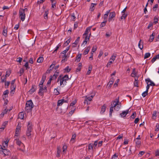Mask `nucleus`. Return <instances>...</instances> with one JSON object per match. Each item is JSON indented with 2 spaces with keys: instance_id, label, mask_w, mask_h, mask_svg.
<instances>
[{
  "instance_id": "obj_1",
  "label": "nucleus",
  "mask_w": 159,
  "mask_h": 159,
  "mask_svg": "<svg viewBox=\"0 0 159 159\" xmlns=\"http://www.w3.org/2000/svg\"><path fill=\"white\" fill-rule=\"evenodd\" d=\"M69 78L68 75H65L63 77L61 78V76L60 75L58 78L57 82L60 81V85L62 87H63L66 84V81L69 80Z\"/></svg>"
},
{
  "instance_id": "obj_2",
  "label": "nucleus",
  "mask_w": 159,
  "mask_h": 159,
  "mask_svg": "<svg viewBox=\"0 0 159 159\" xmlns=\"http://www.w3.org/2000/svg\"><path fill=\"white\" fill-rule=\"evenodd\" d=\"M25 105L26 106L25 108V111L27 112L31 111L34 107V104L32 101L30 100L27 101Z\"/></svg>"
},
{
  "instance_id": "obj_3",
  "label": "nucleus",
  "mask_w": 159,
  "mask_h": 159,
  "mask_svg": "<svg viewBox=\"0 0 159 159\" xmlns=\"http://www.w3.org/2000/svg\"><path fill=\"white\" fill-rule=\"evenodd\" d=\"M14 141L16 142L17 145L19 146L18 147V149L24 152L25 150V147L24 144L18 139H15Z\"/></svg>"
},
{
  "instance_id": "obj_4",
  "label": "nucleus",
  "mask_w": 159,
  "mask_h": 159,
  "mask_svg": "<svg viewBox=\"0 0 159 159\" xmlns=\"http://www.w3.org/2000/svg\"><path fill=\"white\" fill-rule=\"evenodd\" d=\"M28 11V9L27 8L20 9L19 12L20 18L22 21H23L25 20V11Z\"/></svg>"
},
{
  "instance_id": "obj_5",
  "label": "nucleus",
  "mask_w": 159,
  "mask_h": 159,
  "mask_svg": "<svg viewBox=\"0 0 159 159\" xmlns=\"http://www.w3.org/2000/svg\"><path fill=\"white\" fill-rule=\"evenodd\" d=\"M119 97H118L117 98H116L115 99V101H113V104L114 105L113 106L111 107L110 108V116H111L112 114L113 111V109L114 107H116L117 105H119Z\"/></svg>"
},
{
  "instance_id": "obj_6",
  "label": "nucleus",
  "mask_w": 159,
  "mask_h": 159,
  "mask_svg": "<svg viewBox=\"0 0 159 159\" xmlns=\"http://www.w3.org/2000/svg\"><path fill=\"white\" fill-rule=\"evenodd\" d=\"M40 89L39 90V94H43V92H46L47 91V87L46 86L44 88L43 87V86L39 85Z\"/></svg>"
},
{
  "instance_id": "obj_7",
  "label": "nucleus",
  "mask_w": 159,
  "mask_h": 159,
  "mask_svg": "<svg viewBox=\"0 0 159 159\" xmlns=\"http://www.w3.org/2000/svg\"><path fill=\"white\" fill-rule=\"evenodd\" d=\"M116 16V14L114 11L110 12L109 14L108 21L109 22L114 20L113 18Z\"/></svg>"
},
{
  "instance_id": "obj_8",
  "label": "nucleus",
  "mask_w": 159,
  "mask_h": 159,
  "mask_svg": "<svg viewBox=\"0 0 159 159\" xmlns=\"http://www.w3.org/2000/svg\"><path fill=\"white\" fill-rule=\"evenodd\" d=\"M68 102V100H65L64 99L59 100L57 101V106L59 107L61 106L64 103H67Z\"/></svg>"
},
{
  "instance_id": "obj_9",
  "label": "nucleus",
  "mask_w": 159,
  "mask_h": 159,
  "mask_svg": "<svg viewBox=\"0 0 159 159\" xmlns=\"http://www.w3.org/2000/svg\"><path fill=\"white\" fill-rule=\"evenodd\" d=\"M36 89L37 87L36 85H32L31 89L29 90L28 92L30 94H32L36 91Z\"/></svg>"
},
{
  "instance_id": "obj_10",
  "label": "nucleus",
  "mask_w": 159,
  "mask_h": 159,
  "mask_svg": "<svg viewBox=\"0 0 159 159\" xmlns=\"http://www.w3.org/2000/svg\"><path fill=\"white\" fill-rule=\"evenodd\" d=\"M2 153L4 155V156H9L10 154V152L9 150L6 149H4L2 151Z\"/></svg>"
},
{
  "instance_id": "obj_11",
  "label": "nucleus",
  "mask_w": 159,
  "mask_h": 159,
  "mask_svg": "<svg viewBox=\"0 0 159 159\" xmlns=\"http://www.w3.org/2000/svg\"><path fill=\"white\" fill-rule=\"evenodd\" d=\"M146 82H148V83L151 86H154L155 85V83L151 81L149 78H148L145 80Z\"/></svg>"
},
{
  "instance_id": "obj_12",
  "label": "nucleus",
  "mask_w": 159,
  "mask_h": 159,
  "mask_svg": "<svg viewBox=\"0 0 159 159\" xmlns=\"http://www.w3.org/2000/svg\"><path fill=\"white\" fill-rule=\"evenodd\" d=\"M91 28V27H89L87 28L86 29L85 31L84 32V34L83 35V38H84V36H85V35H88L90 31Z\"/></svg>"
},
{
  "instance_id": "obj_13",
  "label": "nucleus",
  "mask_w": 159,
  "mask_h": 159,
  "mask_svg": "<svg viewBox=\"0 0 159 159\" xmlns=\"http://www.w3.org/2000/svg\"><path fill=\"white\" fill-rule=\"evenodd\" d=\"M129 111V110H126L125 111H123L122 113L120 114V116L122 117H125L126 115L128 113Z\"/></svg>"
},
{
  "instance_id": "obj_14",
  "label": "nucleus",
  "mask_w": 159,
  "mask_h": 159,
  "mask_svg": "<svg viewBox=\"0 0 159 159\" xmlns=\"http://www.w3.org/2000/svg\"><path fill=\"white\" fill-rule=\"evenodd\" d=\"M2 34L5 37L7 36V28L5 26H3Z\"/></svg>"
},
{
  "instance_id": "obj_15",
  "label": "nucleus",
  "mask_w": 159,
  "mask_h": 159,
  "mask_svg": "<svg viewBox=\"0 0 159 159\" xmlns=\"http://www.w3.org/2000/svg\"><path fill=\"white\" fill-rule=\"evenodd\" d=\"M92 100V98L90 97H86L84 101V103L85 104H89L90 103L89 102L91 101Z\"/></svg>"
},
{
  "instance_id": "obj_16",
  "label": "nucleus",
  "mask_w": 159,
  "mask_h": 159,
  "mask_svg": "<svg viewBox=\"0 0 159 159\" xmlns=\"http://www.w3.org/2000/svg\"><path fill=\"white\" fill-rule=\"evenodd\" d=\"M138 47L141 49L142 50L143 48V42H142V40L140 39L138 43Z\"/></svg>"
},
{
  "instance_id": "obj_17",
  "label": "nucleus",
  "mask_w": 159,
  "mask_h": 159,
  "mask_svg": "<svg viewBox=\"0 0 159 159\" xmlns=\"http://www.w3.org/2000/svg\"><path fill=\"white\" fill-rule=\"evenodd\" d=\"M138 77H136L135 78V81L134 82V84L135 86L138 87L139 81L138 80Z\"/></svg>"
},
{
  "instance_id": "obj_18",
  "label": "nucleus",
  "mask_w": 159,
  "mask_h": 159,
  "mask_svg": "<svg viewBox=\"0 0 159 159\" xmlns=\"http://www.w3.org/2000/svg\"><path fill=\"white\" fill-rule=\"evenodd\" d=\"M84 38L85 39L83 42V44L84 43L85 45L87 44L88 41L89 40V36H88V35H85Z\"/></svg>"
},
{
  "instance_id": "obj_19",
  "label": "nucleus",
  "mask_w": 159,
  "mask_h": 159,
  "mask_svg": "<svg viewBox=\"0 0 159 159\" xmlns=\"http://www.w3.org/2000/svg\"><path fill=\"white\" fill-rule=\"evenodd\" d=\"M27 130H32V125L30 122H28Z\"/></svg>"
},
{
  "instance_id": "obj_20",
  "label": "nucleus",
  "mask_w": 159,
  "mask_h": 159,
  "mask_svg": "<svg viewBox=\"0 0 159 159\" xmlns=\"http://www.w3.org/2000/svg\"><path fill=\"white\" fill-rule=\"evenodd\" d=\"M61 152V149H60V148L59 147H58L57 148V155L56 156L57 157H60V154Z\"/></svg>"
},
{
  "instance_id": "obj_21",
  "label": "nucleus",
  "mask_w": 159,
  "mask_h": 159,
  "mask_svg": "<svg viewBox=\"0 0 159 159\" xmlns=\"http://www.w3.org/2000/svg\"><path fill=\"white\" fill-rule=\"evenodd\" d=\"M106 108V106L105 104H104L102 107L100 113L102 114L105 111Z\"/></svg>"
},
{
  "instance_id": "obj_22",
  "label": "nucleus",
  "mask_w": 159,
  "mask_h": 159,
  "mask_svg": "<svg viewBox=\"0 0 159 159\" xmlns=\"http://www.w3.org/2000/svg\"><path fill=\"white\" fill-rule=\"evenodd\" d=\"M32 130H27L26 131V135L29 138H31V132Z\"/></svg>"
},
{
  "instance_id": "obj_23",
  "label": "nucleus",
  "mask_w": 159,
  "mask_h": 159,
  "mask_svg": "<svg viewBox=\"0 0 159 159\" xmlns=\"http://www.w3.org/2000/svg\"><path fill=\"white\" fill-rule=\"evenodd\" d=\"M8 142L6 141H4L3 143H2V148L3 149H6L7 147L8 146Z\"/></svg>"
},
{
  "instance_id": "obj_24",
  "label": "nucleus",
  "mask_w": 159,
  "mask_h": 159,
  "mask_svg": "<svg viewBox=\"0 0 159 159\" xmlns=\"http://www.w3.org/2000/svg\"><path fill=\"white\" fill-rule=\"evenodd\" d=\"M155 33H152V34L150 35V38L149 39V41L150 42H152L153 41Z\"/></svg>"
},
{
  "instance_id": "obj_25",
  "label": "nucleus",
  "mask_w": 159,
  "mask_h": 159,
  "mask_svg": "<svg viewBox=\"0 0 159 159\" xmlns=\"http://www.w3.org/2000/svg\"><path fill=\"white\" fill-rule=\"evenodd\" d=\"M90 49V46L88 47L84 50V55L87 54Z\"/></svg>"
},
{
  "instance_id": "obj_26",
  "label": "nucleus",
  "mask_w": 159,
  "mask_h": 159,
  "mask_svg": "<svg viewBox=\"0 0 159 159\" xmlns=\"http://www.w3.org/2000/svg\"><path fill=\"white\" fill-rule=\"evenodd\" d=\"M92 69V65H90L88 67V71L87 72V75H89Z\"/></svg>"
},
{
  "instance_id": "obj_27",
  "label": "nucleus",
  "mask_w": 159,
  "mask_h": 159,
  "mask_svg": "<svg viewBox=\"0 0 159 159\" xmlns=\"http://www.w3.org/2000/svg\"><path fill=\"white\" fill-rule=\"evenodd\" d=\"M81 57V54H78L76 57V60L77 62H79L80 60Z\"/></svg>"
},
{
  "instance_id": "obj_28",
  "label": "nucleus",
  "mask_w": 159,
  "mask_h": 159,
  "mask_svg": "<svg viewBox=\"0 0 159 159\" xmlns=\"http://www.w3.org/2000/svg\"><path fill=\"white\" fill-rule=\"evenodd\" d=\"M131 76L132 77H134L135 78L136 77V73H135V68L133 69Z\"/></svg>"
},
{
  "instance_id": "obj_29",
  "label": "nucleus",
  "mask_w": 159,
  "mask_h": 159,
  "mask_svg": "<svg viewBox=\"0 0 159 159\" xmlns=\"http://www.w3.org/2000/svg\"><path fill=\"white\" fill-rule=\"evenodd\" d=\"M135 141L136 146L138 148H139L141 144V141L139 140L135 139Z\"/></svg>"
},
{
  "instance_id": "obj_30",
  "label": "nucleus",
  "mask_w": 159,
  "mask_h": 159,
  "mask_svg": "<svg viewBox=\"0 0 159 159\" xmlns=\"http://www.w3.org/2000/svg\"><path fill=\"white\" fill-rule=\"evenodd\" d=\"M153 20V24H156L157 23H158V18L156 16H155Z\"/></svg>"
},
{
  "instance_id": "obj_31",
  "label": "nucleus",
  "mask_w": 159,
  "mask_h": 159,
  "mask_svg": "<svg viewBox=\"0 0 159 159\" xmlns=\"http://www.w3.org/2000/svg\"><path fill=\"white\" fill-rule=\"evenodd\" d=\"M96 5H97V4L93 3H91V5L90 8V10L91 11H93L94 10V6Z\"/></svg>"
},
{
  "instance_id": "obj_32",
  "label": "nucleus",
  "mask_w": 159,
  "mask_h": 159,
  "mask_svg": "<svg viewBox=\"0 0 159 159\" xmlns=\"http://www.w3.org/2000/svg\"><path fill=\"white\" fill-rule=\"evenodd\" d=\"M75 14L74 13H72L71 15V20L72 21H75L76 19Z\"/></svg>"
},
{
  "instance_id": "obj_33",
  "label": "nucleus",
  "mask_w": 159,
  "mask_h": 159,
  "mask_svg": "<svg viewBox=\"0 0 159 159\" xmlns=\"http://www.w3.org/2000/svg\"><path fill=\"white\" fill-rule=\"evenodd\" d=\"M43 58L42 57H39L37 61V62L38 63H41L43 62Z\"/></svg>"
},
{
  "instance_id": "obj_34",
  "label": "nucleus",
  "mask_w": 159,
  "mask_h": 159,
  "mask_svg": "<svg viewBox=\"0 0 159 159\" xmlns=\"http://www.w3.org/2000/svg\"><path fill=\"white\" fill-rule=\"evenodd\" d=\"M80 37H78L75 40V42L73 43V44H75V46L73 45L72 46L73 47H75L77 45V44L78 43V42L80 40Z\"/></svg>"
},
{
  "instance_id": "obj_35",
  "label": "nucleus",
  "mask_w": 159,
  "mask_h": 159,
  "mask_svg": "<svg viewBox=\"0 0 159 159\" xmlns=\"http://www.w3.org/2000/svg\"><path fill=\"white\" fill-rule=\"evenodd\" d=\"M20 129V128L19 127H17L15 133V136H18L19 131Z\"/></svg>"
},
{
  "instance_id": "obj_36",
  "label": "nucleus",
  "mask_w": 159,
  "mask_h": 159,
  "mask_svg": "<svg viewBox=\"0 0 159 159\" xmlns=\"http://www.w3.org/2000/svg\"><path fill=\"white\" fill-rule=\"evenodd\" d=\"M61 44L59 43L58 45L56 47L53 53L57 52L58 49L59 48V47L61 46Z\"/></svg>"
},
{
  "instance_id": "obj_37",
  "label": "nucleus",
  "mask_w": 159,
  "mask_h": 159,
  "mask_svg": "<svg viewBox=\"0 0 159 159\" xmlns=\"http://www.w3.org/2000/svg\"><path fill=\"white\" fill-rule=\"evenodd\" d=\"M18 118L22 119L24 118V114L23 112L20 113L18 115Z\"/></svg>"
},
{
  "instance_id": "obj_38",
  "label": "nucleus",
  "mask_w": 159,
  "mask_h": 159,
  "mask_svg": "<svg viewBox=\"0 0 159 159\" xmlns=\"http://www.w3.org/2000/svg\"><path fill=\"white\" fill-rule=\"evenodd\" d=\"M127 16V14L125 13H123L121 16L120 19L121 20L124 19Z\"/></svg>"
},
{
  "instance_id": "obj_39",
  "label": "nucleus",
  "mask_w": 159,
  "mask_h": 159,
  "mask_svg": "<svg viewBox=\"0 0 159 159\" xmlns=\"http://www.w3.org/2000/svg\"><path fill=\"white\" fill-rule=\"evenodd\" d=\"M150 55L151 54L150 53H146L144 55V59H146V58H148L150 57Z\"/></svg>"
},
{
  "instance_id": "obj_40",
  "label": "nucleus",
  "mask_w": 159,
  "mask_h": 159,
  "mask_svg": "<svg viewBox=\"0 0 159 159\" xmlns=\"http://www.w3.org/2000/svg\"><path fill=\"white\" fill-rule=\"evenodd\" d=\"M76 134H73L70 140L71 141H73L72 142V143H74L75 141V139L76 137Z\"/></svg>"
},
{
  "instance_id": "obj_41",
  "label": "nucleus",
  "mask_w": 159,
  "mask_h": 159,
  "mask_svg": "<svg viewBox=\"0 0 159 159\" xmlns=\"http://www.w3.org/2000/svg\"><path fill=\"white\" fill-rule=\"evenodd\" d=\"M116 56L114 55H112L110 59V61H114L116 59Z\"/></svg>"
},
{
  "instance_id": "obj_42",
  "label": "nucleus",
  "mask_w": 159,
  "mask_h": 159,
  "mask_svg": "<svg viewBox=\"0 0 159 159\" xmlns=\"http://www.w3.org/2000/svg\"><path fill=\"white\" fill-rule=\"evenodd\" d=\"M8 111V110H7V111L6 109L5 110L0 114L1 117H3L4 116V114H6Z\"/></svg>"
},
{
  "instance_id": "obj_43",
  "label": "nucleus",
  "mask_w": 159,
  "mask_h": 159,
  "mask_svg": "<svg viewBox=\"0 0 159 159\" xmlns=\"http://www.w3.org/2000/svg\"><path fill=\"white\" fill-rule=\"evenodd\" d=\"M48 11H45L44 15V17L45 19H46L48 18Z\"/></svg>"
},
{
  "instance_id": "obj_44",
  "label": "nucleus",
  "mask_w": 159,
  "mask_h": 159,
  "mask_svg": "<svg viewBox=\"0 0 159 159\" xmlns=\"http://www.w3.org/2000/svg\"><path fill=\"white\" fill-rule=\"evenodd\" d=\"M107 22V20H105L102 22L100 25V27H102L106 25V23Z\"/></svg>"
},
{
  "instance_id": "obj_45",
  "label": "nucleus",
  "mask_w": 159,
  "mask_h": 159,
  "mask_svg": "<svg viewBox=\"0 0 159 159\" xmlns=\"http://www.w3.org/2000/svg\"><path fill=\"white\" fill-rule=\"evenodd\" d=\"M56 2H52V7H51L52 8H53V10L55 9V8H56Z\"/></svg>"
},
{
  "instance_id": "obj_46",
  "label": "nucleus",
  "mask_w": 159,
  "mask_h": 159,
  "mask_svg": "<svg viewBox=\"0 0 159 159\" xmlns=\"http://www.w3.org/2000/svg\"><path fill=\"white\" fill-rule=\"evenodd\" d=\"M88 149L89 150H93V144L92 143H90L88 145Z\"/></svg>"
},
{
  "instance_id": "obj_47",
  "label": "nucleus",
  "mask_w": 159,
  "mask_h": 159,
  "mask_svg": "<svg viewBox=\"0 0 159 159\" xmlns=\"http://www.w3.org/2000/svg\"><path fill=\"white\" fill-rule=\"evenodd\" d=\"M148 91H147L146 90L144 92L142 93V96L143 97H145L146 96L148 95Z\"/></svg>"
},
{
  "instance_id": "obj_48",
  "label": "nucleus",
  "mask_w": 159,
  "mask_h": 159,
  "mask_svg": "<svg viewBox=\"0 0 159 159\" xmlns=\"http://www.w3.org/2000/svg\"><path fill=\"white\" fill-rule=\"evenodd\" d=\"M153 23L152 22H150L148 27L147 28L148 29H150L151 27H152L153 26Z\"/></svg>"
},
{
  "instance_id": "obj_49",
  "label": "nucleus",
  "mask_w": 159,
  "mask_h": 159,
  "mask_svg": "<svg viewBox=\"0 0 159 159\" xmlns=\"http://www.w3.org/2000/svg\"><path fill=\"white\" fill-rule=\"evenodd\" d=\"M158 7V5L157 4H156L153 7L152 9L154 11H156V9H157Z\"/></svg>"
},
{
  "instance_id": "obj_50",
  "label": "nucleus",
  "mask_w": 159,
  "mask_h": 159,
  "mask_svg": "<svg viewBox=\"0 0 159 159\" xmlns=\"http://www.w3.org/2000/svg\"><path fill=\"white\" fill-rule=\"evenodd\" d=\"M57 75H56V74H54L51 78L52 80H55L56 79Z\"/></svg>"
},
{
  "instance_id": "obj_51",
  "label": "nucleus",
  "mask_w": 159,
  "mask_h": 159,
  "mask_svg": "<svg viewBox=\"0 0 159 159\" xmlns=\"http://www.w3.org/2000/svg\"><path fill=\"white\" fill-rule=\"evenodd\" d=\"M113 81H110L107 84V86H108L109 87H111V85L113 84Z\"/></svg>"
},
{
  "instance_id": "obj_52",
  "label": "nucleus",
  "mask_w": 159,
  "mask_h": 159,
  "mask_svg": "<svg viewBox=\"0 0 159 159\" xmlns=\"http://www.w3.org/2000/svg\"><path fill=\"white\" fill-rule=\"evenodd\" d=\"M113 62L112 61H110L109 62H108L107 65V67H110L111 64Z\"/></svg>"
},
{
  "instance_id": "obj_53",
  "label": "nucleus",
  "mask_w": 159,
  "mask_h": 159,
  "mask_svg": "<svg viewBox=\"0 0 159 159\" xmlns=\"http://www.w3.org/2000/svg\"><path fill=\"white\" fill-rule=\"evenodd\" d=\"M97 48L96 46H93L92 49L91 53L94 52L97 50Z\"/></svg>"
},
{
  "instance_id": "obj_54",
  "label": "nucleus",
  "mask_w": 159,
  "mask_h": 159,
  "mask_svg": "<svg viewBox=\"0 0 159 159\" xmlns=\"http://www.w3.org/2000/svg\"><path fill=\"white\" fill-rule=\"evenodd\" d=\"M71 69L69 68V67L68 66H67L65 69L64 70L66 71L67 72H69L70 70Z\"/></svg>"
},
{
  "instance_id": "obj_55",
  "label": "nucleus",
  "mask_w": 159,
  "mask_h": 159,
  "mask_svg": "<svg viewBox=\"0 0 159 159\" xmlns=\"http://www.w3.org/2000/svg\"><path fill=\"white\" fill-rule=\"evenodd\" d=\"M15 89H16L14 88L13 89H11V90L10 92V94H14L15 91Z\"/></svg>"
},
{
  "instance_id": "obj_56",
  "label": "nucleus",
  "mask_w": 159,
  "mask_h": 159,
  "mask_svg": "<svg viewBox=\"0 0 159 159\" xmlns=\"http://www.w3.org/2000/svg\"><path fill=\"white\" fill-rule=\"evenodd\" d=\"M24 66L26 68V69H29L30 68V67L29 66V64L28 62H27L25 63Z\"/></svg>"
},
{
  "instance_id": "obj_57",
  "label": "nucleus",
  "mask_w": 159,
  "mask_h": 159,
  "mask_svg": "<svg viewBox=\"0 0 159 159\" xmlns=\"http://www.w3.org/2000/svg\"><path fill=\"white\" fill-rule=\"evenodd\" d=\"M103 52L102 50H100L99 52V53L98 56V57L100 58L101 56L103 55Z\"/></svg>"
},
{
  "instance_id": "obj_58",
  "label": "nucleus",
  "mask_w": 159,
  "mask_h": 159,
  "mask_svg": "<svg viewBox=\"0 0 159 159\" xmlns=\"http://www.w3.org/2000/svg\"><path fill=\"white\" fill-rule=\"evenodd\" d=\"M144 153V152L143 151H140L139 152L138 155L139 157H141Z\"/></svg>"
},
{
  "instance_id": "obj_59",
  "label": "nucleus",
  "mask_w": 159,
  "mask_h": 159,
  "mask_svg": "<svg viewBox=\"0 0 159 159\" xmlns=\"http://www.w3.org/2000/svg\"><path fill=\"white\" fill-rule=\"evenodd\" d=\"M10 84V82L7 81L5 83V87L6 88H7Z\"/></svg>"
},
{
  "instance_id": "obj_60",
  "label": "nucleus",
  "mask_w": 159,
  "mask_h": 159,
  "mask_svg": "<svg viewBox=\"0 0 159 159\" xmlns=\"http://www.w3.org/2000/svg\"><path fill=\"white\" fill-rule=\"evenodd\" d=\"M136 115V113L135 112H134L130 117L132 119H134L135 118Z\"/></svg>"
},
{
  "instance_id": "obj_61",
  "label": "nucleus",
  "mask_w": 159,
  "mask_h": 159,
  "mask_svg": "<svg viewBox=\"0 0 159 159\" xmlns=\"http://www.w3.org/2000/svg\"><path fill=\"white\" fill-rule=\"evenodd\" d=\"M159 130V124H157L156 126V129L155 130L156 131H157Z\"/></svg>"
},
{
  "instance_id": "obj_62",
  "label": "nucleus",
  "mask_w": 159,
  "mask_h": 159,
  "mask_svg": "<svg viewBox=\"0 0 159 159\" xmlns=\"http://www.w3.org/2000/svg\"><path fill=\"white\" fill-rule=\"evenodd\" d=\"M157 59L156 57V56L153 57V58L151 60V61L152 63H154L156 60Z\"/></svg>"
},
{
  "instance_id": "obj_63",
  "label": "nucleus",
  "mask_w": 159,
  "mask_h": 159,
  "mask_svg": "<svg viewBox=\"0 0 159 159\" xmlns=\"http://www.w3.org/2000/svg\"><path fill=\"white\" fill-rule=\"evenodd\" d=\"M46 74H44L42 76L41 80L43 81L44 82L46 79Z\"/></svg>"
},
{
  "instance_id": "obj_64",
  "label": "nucleus",
  "mask_w": 159,
  "mask_h": 159,
  "mask_svg": "<svg viewBox=\"0 0 159 159\" xmlns=\"http://www.w3.org/2000/svg\"><path fill=\"white\" fill-rule=\"evenodd\" d=\"M155 155L156 157L159 156V149H158L155 151Z\"/></svg>"
}]
</instances>
